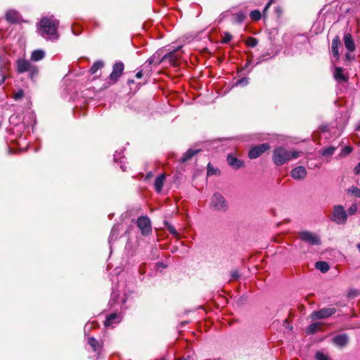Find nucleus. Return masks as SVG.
I'll return each instance as SVG.
<instances>
[{
    "label": "nucleus",
    "instance_id": "4be33fe9",
    "mask_svg": "<svg viewBox=\"0 0 360 360\" xmlns=\"http://www.w3.org/2000/svg\"><path fill=\"white\" fill-rule=\"evenodd\" d=\"M321 323L319 322L310 324L306 329V333L309 335L314 334L321 329Z\"/></svg>",
    "mask_w": 360,
    "mask_h": 360
},
{
    "label": "nucleus",
    "instance_id": "2f4dec72",
    "mask_svg": "<svg viewBox=\"0 0 360 360\" xmlns=\"http://www.w3.org/2000/svg\"><path fill=\"white\" fill-rule=\"evenodd\" d=\"M250 17L252 20H259L261 18L259 11L255 10L250 12Z\"/></svg>",
    "mask_w": 360,
    "mask_h": 360
},
{
    "label": "nucleus",
    "instance_id": "b1692460",
    "mask_svg": "<svg viewBox=\"0 0 360 360\" xmlns=\"http://www.w3.org/2000/svg\"><path fill=\"white\" fill-rule=\"evenodd\" d=\"M245 18L246 14L243 11H240L238 13L233 14V22L234 23H241L243 22Z\"/></svg>",
    "mask_w": 360,
    "mask_h": 360
},
{
    "label": "nucleus",
    "instance_id": "09e8293b",
    "mask_svg": "<svg viewBox=\"0 0 360 360\" xmlns=\"http://www.w3.org/2000/svg\"><path fill=\"white\" fill-rule=\"evenodd\" d=\"M356 248L359 250V251L360 252V242L356 245Z\"/></svg>",
    "mask_w": 360,
    "mask_h": 360
},
{
    "label": "nucleus",
    "instance_id": "8fccbe9b",
    "mask_svg": "<svg viewBox=\"0 0 360 360\" xmlns=\"http://www.w3.org/2000/svg\"><path fill=\"white\" fill-rule=\"evenodd\" d=\"M345 56H346V58H347V59H349V58H350V55H349V53H347V54L345 55Z\"/></svg>",
    "mask_w": 360,
    "mask_h": 360
},
{
    "label": "nucleus",
    "instance_id": "c03bdc74",
    "mask_svg": "<svg viewBox=\"0 0 360 360\" xmlns=\"http://www.w3.org/2000/svg\"><path fill=\"white\" fill-rule=\"evenodd\" d=\"M17 118V116L16 115H12L10 117V119H9V121L12 124H14L15 123V120Z\"/></svg>",
    "mask_w": 360,
    "mask_h": 360
},
{
    "label": "nucleus",
    "instance_id": "f8f14e48",
    "mask_svg": "<svg viewBox=\"0 0 360 360\" xmlns=\"http://www.w3.org/2000/svg\"><path fill=\"white\" fill-rule=\"evenodd\" d=\"M181 58L180 55L177 53V49L172 51L165 54L162 58V60H168L169 64L174 66L177 65L178 60Z\"/></svg>",
    "mask_w": 360,
    "mask_h": 360
},
{
    "label": "nucleus",
    "instance_id": "cd10ccee",
    "mask_svg": "<svg viewBox=\"0 0 360 360\" xmlns=\"http://www.w3.org/2000/svg\"><path fill=\"white\" fill-rule=\"evenodd\" d=\"M119 316L116 313H112L109 316H107L105 321V325L106 326L112 325L113 323H115V320H118Z\"/></svg>",
    "mask_w": 360,
    "mask_h": 360
},
{
    "label": "nucleus",
    "instance_id": "6ab92c4d",
    "mask_svg": "<svg viewBox=\"0 0 360 360\" xmlns=\"http://www.w3.org/2000/svg\"><path fill=\"white\" fill-rule=\"evenodd\" d=\"M200 150L188 149L180 159V162L184 163L191 160L195 155L199 153Z\"/></svg>",
    "mask_w": 360,
    "mask_h": 360
},
{
    "label": "nucleus",
    "instance_id": "7c9ffc66",
    "mask_svg": "<svg viewBox=\"0 0 360 360\" xmlns=\"http://www.w3.org/2000/svg\"><path fill=\"white\" fill-rule=\"evenodd\" d=\"M245 44L250 47H255L258 44V41L256 38L250 37L247 39Z\"/></svg>",
    "mask_w": 360,
    "mask_h": 360
},
{
    "label": "nucleus",
    "instance_id": "bb28decb",
    "mask_svg": "<svg viewBox=\"0 0 360 360\" xmlns=\"http://www.w3.org/2000/svg\"><path fill=\"white\" fill-rule=\"evenodd\" d=\"M161 62H163V60H162V58H160V53L158 52L150 57L147 60L149 65L160 64Z\"/></svg>",
    "mask_w": 360,
    "mask_h": 360
},
{
    "label": "nucleus",
    "instance_id": "f3484780",
    "mask_svg": "<svg viewBox=\"0 0 360 360\" xmlns=\"http://www.w3.org/2000/svg\"><path fill=\"white\" fill-rule=\"evenodd\" d=\"M341 45L340 39L338 36L334 37L331 44V51L333 56L338 60L340 58V54L338 51V49Z\"/></svg>",
    "mask_w": 360,
    "mask_h": 360
},
{
    "label": "nucleus",
    "instance_id": "423d86ee",
    "mask_svg": "<svg viewBox=\"0 0 360 360\" xmlns=\"http://www.w3.org/2000/svg\"><path fill=\"white\" fill-rule=\"evenodd\" d=\"M336 312V309L335 308L329 307V308H322L319 310L314 311L311 313L310 317L312 321H316L318 319H327L332 315H333Z\"/></svg>",
    "mask_w": 360,
    "mask_h": 360
},
{
    "label": "nucleus",
    "instance_id": "f257e3e1",
    "mask_svg": "<svg viewBox=\"0 0 360 360\" xmlns=\"http://www.w3.org/2000/svg\"><path fill=\"white\" fill-rule=\"evenodd\" d=\"M59 21L53 16L41 19L37 28L38 33L46 40L56 41L59 38L58 27Z\"/></svg>",
    "mask_w": 360,
    "mask_h": 360
},
{
    "label": "nucleus",
    "instance_id": "473e14b6",
    "mask_svg": "<svg viewBox=\"0 0 360 360\" xmlns=\"http://www.w3.org/2000/svg\"><path fill=\"white\" fill-rule=\"evenodd\" d=\"M349 192H350L353 195L360 198V189L356 186H352L349 189Z\"/></svg>",
    "mask_w": 360,
    "mask_h": 360
},
{
    "label": "nucleus",
    "instance_id": "412c9836",
    "mask_svg": "<svg viewBox=\"0 0 360 360\" xmlns=\"http://www.w3.org/2000/svg\"><path fill=\"white\" fill-rule=\"evenodd\" d=\"M45 56L44 51L41 49H37L32 51L31 55V60L34 62H37L42 60Z\"/></svg>",
    "mask_w": 360,
    "mask_h": 360
},
{
    "label": "nucleus",
    "instance_id": "dca6fc26",
    "mask_svg": "<svg viewBox=\"0 0 360 360\" xmlns=\"http://www.w3.org/2000/svg\"><path fill=\"white\" fill-rule=\"evenodd\" d=\"M344 44L346 49L350 51L353 52L356 49V45L353 40L352 36L351 34L347 33L344 36Z\"/></svg>",
    "mask_w": 360,
    "mask_h": 360
},
{
    "label": "nucleus",
    "instance_id": "20e7f679",
    "mask_svg": "<svg viewBox=\"0 0 360 360\" xmlns=\"http://www.w3.org/2000/svg\"><path fill=\"white\" fill-rule=\"evenodd\" d=\"M347 214L342 205H336L333 208V212L330 219L338 224H344L346 223Z\"/></svg>",
    "mask_w": 360,
    "mask_h": 360
},
{
    "label": "nucleus",
    "instance_id": "a19ab883",
    "mask_svg": "<svg viewBox=\"0 0 360 360\" xmlns=\"http://www.w3.org/2000/svg\"><path fill=\"white\" fill-rule=\"evenodd\" d=\"M231 276L233 278L237 279L239 277L238 272L237 271L232 272Z\"/></svg>",
    "mask_w": 360,
    "mask_h": 360
},
{
    "label": "nucleus",
    "instance_id": "c9c22d12",
    "mask_svg": "<svg viewBox=\"0 0 360 360\" xmlns=\"http://www.w3.org/2000/svg\"><path fill=\"white\" fill-rule=\"evenodd\" d=\"M357 205L356 204H353L352 205L349 209L347 210V212L349 215H352L354 214L356 211H357Z\"/></svg>",
    "mask_w": 360,
    "mask_h": 360
},
{
    "label": "nucleus",
    "instance_id": "37998d69",
    "mask_svg": "<svg viewBox=\"0 0 360 360\" xmlns=\"http://www.w3.org/2000/svg\"><path fill=\"white\" fill-rule=\"evenodd\" d=\"M274 1V0H270L267 4L264 7V11L265 12L271 6V4H272V2Z\"/></svg>",
    "mask_w": 360,
    "mask_h": 360
},
{
    "label": "nucleus",
    "instance_id": "ddd939ff",
    "mask_svg": "<svg viewBox=\"0 0 360 360\" xmlns=\"http://www.w3.org/2000/svg\"><path fill=\"white\" fill-rule=\"evenodd\" d=\"M27 72L31 79L37 76L39 70L36 65H32L30 61L24 60V72Z\"/></svg>",
    "mask_w": 360,
    "mask_h": 360
},
{
    "label": "nucleus",
    "instance_id": "5701e85b",
    "mask_svg": "<svg viewBox=\"0 0 360 360\" xmlns=\"http://www.w3.org/2000/svg\"><path fill=\"white\" fill-rule=\"evenodd\" d=\"M334 77L338 81H347V77L343 74V70L342 68H335L334 72Z\"/></svg>",
    "mask_w": 360,
    "mask_h": 360
},
{
    "label": "nucleus",
    "instance_id": "2eb2a0df",
    "mask_svg": "<svg viewBox=\"0 0 360 360\" xmlns=\"http://www.w3.org/2000/svg\"><path fill=\"white\" fill-rule=\"evenodd\" d=\"M227 162L230 166L236 169H238L244 166V162L243 160L236 158L232 155H229L227 156Z\"/></svg>",
    "mask_w": 360,
    "mask_h": 360
},
{
    "label": "nucleus",
    "instance_id": "f03ea898",
    "mask_svg": "<svg viewBox=\"0 0 360 360\" xmlns=\"http://www.w3.org/2000/svg\"><path fill=\"white\" fill-rule=\"evenodd\" d=\"M302 152L288 150L285 148L280 146L276 148L273 151L272 160L277 166L283 165L292 159L299 158Z\"/></svg>",
    "mask_w": 360,
    "mask_h": 360
},
{
    "label": "nucleus",
    "instance_id": "72a5a7b5",
    "mask_svg": "<svg viewBox=\"0 0 360 360\" xmlns=\"http://www.w3.org/2000/svg\"><path fill=\"white\" fill-rule=\"evenodd\" d=\"M352 151V148L351 146H345L342 149L340 155L344 156V155H349V153H351Z\"/></svg>",
    "mask_w": 360,
    "mask_h": 360
},
{
    "label": "nucleus",
    "instance_id": "9b49d317",
    "mask_svg": "<svg viewBox=\"0 0 360 360\" xmlns=\"http://www.w3.org/2000/svg\"><path fill=\"white\" fill-rule=\"evenodd\" d=\"M307 170L302 166H298L292 169L290 172V176L295 180H303L307 176Z\"/></svg>",
    "mask_w": 360,
    "mask_h": 360
},
{
    "label": "nucleus",
    "instance_id": "3c124183",
    "mask_svg": "<svg viewBox=\"0 0 360 360\" xmlns=\"http://www.w3.org/2000/svg\"><path fill=\"white\" fill-rule=\"evenodd\" d=\"M122 171H125V168H124L122 166L121 167Z\"/></svg>",
    "mask_w": 360,
    "mask_h": 360
},
{
    "label": "nucleus",
    "instance_id": "6e6552de",
    "mask_svg": "<svg viewBox=\"0 0 360 360\" xmlns=\"http://www.w3.org/2000/svg\"><path fill=\"white\" fill-rule=\"evenodd\" d=\"M270 148L269 143H262L250 148L248 157L250 159H256Z\"/></svg>",
    "mask_w": 360,
    "mask_h": 360
},
{
    "label": "nucleus",
    "instance_id": "1a4fd4ad",
    "mask_svg": "<svg viewBox=\"0 0 360 360\" xmlns=\"http://www.w3.org/2000/svg\"><path fill=\"white\" fill-rule=\"evenodd\" d=\"M124 63L122 62H117L112 67V71L109 76V79L113 83H116L121 77L124 70Z\"/></svg>",
    "mask_w": 360,
    "mask_h": 360
},
{
    "label": "nucleus",
    "instance_id": "c756f323",
    "mask_svg": "<svg viewBox=\"0 0 360 360\" xmlns=\"http://www.w3.org/2000/svg\"><path fill=\"white\" fill-rule=\"evenodd\" d=\"M165 226L170 234L176 238H179V233L172 225L167 222L165 223Z\"/></svg>",
    "mask_w": 360,
    "mask_h": 360
},
{
    "label": "nucleus",
    "instance_id": "f704fd0d",
    "mask_svg": "<svg viewBox=\"0 0 360 360\" xmlns=\"http://www.w3.org/2000/svg\"><path fill=\"white\" fill-rule=\"evenodd\" d=\"M315 358L316 360H330L329 357L327 355L321 352H317L316 354Z\"/></svg>",
    "mask_w": 360,
    "mask_h": 360
},
{
    "label": "nucleus",
    "instance_id": "aec40b11",
    "mask_svg": "<svg viewBox=\"0 0 360 360\" xmlns=\"http://www.w3.org/2000/svg\"><path fill=\"white\" fill-rule=\"evenodd\" d=\"M88 343L91 345L93 350L98 354H100L102 350V345L99 342L93 337L89 338Z\"/></svg>",
    "mask_w": 360,
    "mask_h": 360
},
{
    "label": "nucleus",
    "instance_id": "4468645a",
    "mask_svg": "<svg viewBox=\"0 0 360 360\" xmlns=\"http://www.w3.org/2000/svg\"><path fill=\"white\" fill-rule=\"evenodd\" d=\"M333 343L340 347H343L347 345L349 337L347 334L338 335L333 339Z\"/></svg>",
    "mask_w": 360,
    "mask_h": 360
},
{
    "label": "nucleus",
    "instance_id": "0eeeda50",
    "mask_svg": "<svg viewBox=\"0 0 360 360\" xmlns=\"http://www.w3.org/2000/svg\"><path fill=\"white\" fill-rule=\"evenodd\" d=\"M299 238L301 240L310 245H320L321 240L317 234L309 231H301L299 233Z\"/></svg>",
    "mask_w": 360,
    "mask_h": 360
},
{
    "label": "nucleus",
    "instance_id": "7ed1b4c3",
    "mask_svg": "<svg viewBox=\"0 0 360 360\" xmlns=\"http://www.w3.org/2000/svg\"><path fill=\"white\" fill-rule=\"evenodd\" d=\"M211 209L217 212H226L229 208V204L225 198L219 193L213 194L210 203Z\"/></svg>",
    "mask_w": 360,
    "mask_h": 360
},
{
    "label": "nucleus",
    "instance_id": "de8ad7c7",
    "mask_svg": "<svg viewBox=\"0 0 360 360\" xmlns=\"http://www.w3.org/2000/svg\"><path fill=\"white\" fill-rule=\"evenodd\" d=\"M356 131H360V122L358 123L355 129Z\"/></svg>",
    "mask_w": 360,
    "mask_h": 360
},
{
    "label": "nucleus",
    "instance_id": "393cba45",
    "mask_svg": "<svg viewBox=\"0 0 360 360\" xmlns=\"http://www.w3.org/2000/svg\"><path fill=\"white\" fill-rule=\"evenodd\" d=\"M315 266L322 273H326L329 270V265L326 262L319 261L316 262Z\"/></svg>",
    "mask_w": 360,
    "mask_h": 360
},
{
    "label": "nucleus",
    "instance_id": "49530a36",
    "mask_svg": "<svg viewBox=\"0 0 360 360\" xmlns=\"http://www.w3.org/2000/svg\"><path fill=\"white\" fill-rule=\"evenodd\" d=\"M243 82H245V84H247L248 83L247 79L242 78L238 81V83H243Z\"/></svg>",
    "mask_w": 360,
    "mask_h": 360
},
{
    "label": "nucleus",
    "instance_id": "e433bc0d",
    "mask_svg": "<svg viewBox=\"0 0 360 360\" xmlns=\"http://www.w3.org/2000/svg\"><path fill=\"white\" fill-rule=\"evenodd\" d=\"M232 39V35L229 33V32H226L224 34V38L222 39V42L223 43H225V44H227L229 43L231 40Z\"/></svg>",
    "mask_w": 360,
    "mask_h": 360
},
{
    "label": "nucleus",
    "instance_id": "9d476101",
    "mask_svg": "<svg viewBox=\"0 0 360 360\" xmlns=\"http://www.w3.org/2000/svg\"><path fill=\"white\" fill-rule=\"evenodd\" d=\"M20 18V13L15 9H8L5 13L6 20L11 24L19 23Z\"/></svg>",
    "mask_w": 360,
    "mask_h": 360
},
{
    "label": "nucleus",
    "instance_id": "a18cd8bd",
    "mask_svg": "<svg viewBox=\"0 0 360 360\" xmlns=\"http://www.w3.org/2000/svg\"><path fill=\"white\" fill-rule=\"evenodd\" d=\"M143 76V73H142V71H139L136 74V77L138 78V79H141Z\"/></svg>",
    "mask_w": 360,
    "mask_h": 360
},
{
    "label": "nucleus",
    "instance_id": "58836bf2",
    "mask_svg": "<svg viewBox=\"0 0 360 360\" xmlns=\"http://www.w3.org/2000/svg\"><path fill=\"white\" fill-rule=\"evenodd\" d=\"M22 96V90H20L18 92H17L15 96H14V98L15 100H18V99H20L21 97Z\"/></svg>",
    "mask_w": 360,
    "mask_h": 360
},
{
    "label": "nucleus",
    "instance_id": "ea45409f",
    "mask_svg": "<svg viewBox=\"0 0 360 360\" xmlns=\"http://www.w3.org/2000/svg\"><path fill=\"white\" fill-rule=\"evenodd\" d=\"M1 77L0 78V85H1L6 80V76L3 70H1Z\"/></svg>",
    "mask_w": 360,
    "mask_h": 360
},
{
    "label": "nucleus",
    "instance_id": "4c0bfd02",
    "mask_svg": "<svg viewBox=\"0 0 360 360\" xmlns=\"http://www.w3.org/2000/svg\"><path fill=\"white\" fill-rule=\"evenodd\" d=\"M17 64H18V68H17L18 72L20 73L22 72V60L21 59H19L17 62Z\"/></svg>",
    "mask_w": 360,
    "mask_h": 360
},
{
    "label": "nucleus",
    "instance_id": "79ce46f5",
    "mask_svg": "<svg viewBox=\"0 0 360 360\" xmlns=\"http://www.w3.org/2000/svg\"><path fill=\"white\" fill-rule=\"evenodd\" d=\"M354 173L356 174H360V162L358 164V165L354 168Z\"/></svg>",
    "mask_w": 360,
    "mask_h": 360
},
{
    "label": "nucleus",
    "instance_id": "a211bd4d",
    "mask_svg": "<svg viewBox=\"0 0 360 360\" xmlns=\"http://www.w3.org/2000/svg\"><path fill=\"white\" fill-rule=\"evenodd\" d=\"M166 176L165 174L159 175L155 180L154 186L158 193L162 191Z\"/></svg>",
    "mask_w": 360,
    "mask_h": 360
},
{
    "label": "nucleus",
    "instance_id": "c85d7f7f",
    "mask_svg": "<svg viewBox=\"0 0 360 360\" xmlns=\"http://www.w3.org/2000/svg\"><path fill=\"white\" fill-rule=\"evenodd\" d=\"M103 67V63L101 60L95 62L90 69L91 74H95L98 70Z\"/></svg>",
    "mask_w": 360,
    "mask_h": 360
},
{
    "label": "nucleus",
    "instance_id": "39448f33",
    "mask_svg": "<svg viewBox=\"0 0 360 360\" xmlns=\"http://www.w3.org/2000/svg\"><path fill=\"white\" fill-rule=\"evenodd\" d=\"M137 226L141 230L143 236H148L152 231L151 221L148 217L141 216L136 221Z\"/></svg>",
    "mask_w": 360,
    "mask_h": 360
},
{
    "label": "nucleus",
    "instance_id": "a878e982",
    "mask_svg": "<svg viewBox=\"0 0 360 360\" xmlns=\"http://www.w3.org/2000/svg\"><path fill=\"white\" fill-rule=\"evenodd\" d=\"M336 150V147L329 146L327 148H322L320 151L321 154L324 157L331 156L334 154Z\"/></svg>",
    "mask_w": 360,
    "mask_h": 360
}]
</instances>
